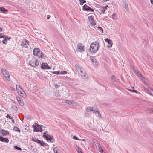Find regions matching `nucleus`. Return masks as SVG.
I'll return each mask as SVG.
<instances>
[{
	"instance_id": "obj_1",
	"label": "nucleus",
	"mask_w": 153,
	"mask_h": 153,
	"mask_svg": "<svg viewBox=\"0 0 153 153\" xmlns=\"http://www.w3.org/2000/svg\"><path fill=\"white\" fill-rule=\"evenodd\" d=\"M99 43L97 41L91 43L89 49L90 52L92 53L97 52L99 49Z\"/></svg>"
},
{
	"instance_id": "obj_2",
	"label": "nucleus",
	"mask_w": 153,
	"mask_h": 153,
	"mask_svg": "<svg viewBox=\"0 0 153 153\" xmlns=\"http://www.w3.org/2000/svg\"><path fill=\"white\" fill-rule=\"evenodd\" d=\"M29 64L31 66L36 67L39 65V62L36 58L33 57L29 61Z\"/></svg>"
},
{
	"instance_id": "obj_3",
	"label": "nucleus",
	"mask_w": 153,
	"mask_h": 153,
	"mask_svg": "<svg viewBox=\"0 0 153 153\" xmlns=\"http://www.w3.org/2000/svg\"><path fill=\"white\" fill-rule=\"evenodd\" d=\"M33 54L39 58H43L44 53L38 48H35L33 50Z\"/></svg>"
},
{
	"instance_id": "obj_4",
	"label": "nucleus",
	"mask_w": 153,
	"mask_h": 153,
	"mask_svg": "<svg viewBox=\"0 0 153 153\" xmlns=\"http://www.w3.org/2000/svg\"><path fill=\"white\" fill-rule=\"evenodd\" d=\"M31 140L32 141L36 142L38 144H39L42 146H48V144H47L46 143L40 140L35 137H32L31 138Z\"/></svg>"
},
{
	"instance_id": "obj_5",
	"label": "nucleus",
	"mask_w": 153,
	"mask_h": 153,
	"mask_svg": "<svg viewBox=\"0 0 153 153\" xmlns=\"http://www.w3.org/2000/svg\"><path fill=\"white\" fill-rule=\"evenodd\" d=\"M88 20L90 22V24L92 25L91 27L92 28L93 26L94 28H95L94 26L96 25V23L94 21L93 17V16H90L88 17Z\"/></svg>"
},
{
	"instance_id": "obj_6",
	"label": "nucleus",
	"mask_w": 153,
	"mask_h": 153,
	"mask_svg": "<svg viewBox=\"0 0 153 153\" xmlns=\"http://www.w3.org/2000/svg\"><path fill=\"white\" fill-rule=\"evenodd\" d=\"M41 68L42 69H51V67L48 66L46 63H42L41 65Z\"/></svg>"
},
{
	"instance_id": "obj_7",
	"label": "nucleus",
	"mask_w": 153,
	"mask_h": 153,
	"mask_svg": "<svg viewBox=\"0 0 153 153\" xmlns=\"http://www.w3.org/2000/svg\"><path fill=\"white\" fill-rule=\"evenodd\" d=\"M84 46L82 45V44H79L77 45V51H78L80 52H82L84 51Z\"/></svg>"
},
{
	"instance_id": "obj_8",
	"label": "nucleus",
	"mask_w": 153,
	"mask_h": 153,
	"mask_svg": "<svg viewBox=\"0 0 153 153\" xmlns=\"http://www.w3.org/2000/svg\"><path fill=\"white\" fill-rule=\"evenodd\" d=\"M80 74L82 77L85 80L87 81L88 80V75L85 71H83Z\"/></svg>"
},
{
	"instance_id": "obj_9",
	"label": "nucleus",
	"mask_w": 153,
	"mask_h": 153,
	"mask_svg": "<svg viewBox=\"0 0 153 153\" xmlns=\"http://www.w3.org/2000/svg\"><path fill=\"white\" fill-rule=\"evenodd\" d=\"M29 42L26 39H25L21 44V46L27 48H28V45H29Z\"/></svg>"
},
{
	"instance_id": "obj_10",
	"label": "nucleus",
	"mask_w": 153,
	"mask_h": 153,
	"mask_svg": "<svg viewBox=\"0 0 153 153\" xmlns=\"http://www.w3.org/2000/svg\"><path fill=\"white\" fill-rule=\"evenodd\" d=\"M64 102L65 103L69 105H71V104L76 105L77 103V102H75L74 101L71 100H65Z\"/></svg>"
},
{
	"instance_id": "obj_11",
	"label": "nucleus",
	"mask_w": 153,
	"mask_h": 153,
	"mask_svg": "<svg viewBox=\"0 0 153 153\" xmlns=\"http://www.w3.org/2000/svg\"><path fill=\"white\" fill-rule=\"evenodd\" d=\"M17 92L19 94H21V96L23 97H26V95L24 90L22 88H21V89H20Z\"/></svg>"
},
{
	"instance_id": "obj_12",
	"label": "nucleus",
	"mask_w": 153,
	"mask_h": 153,
	"mask_svg": "<svg viewBox=\"0 0 153 153\" xmlns=\"http://www.w3.org/2000/svg\"><path fill=\"white\" fill-rule=\"evenodd\" d=\"M36 125H37V126L36 125H33V126L34 129V131L35 132H41L42 131L39 130L40 129V126L39 125H38L37 123H36Z\"/></svg>"
},
{
	"instance_id": "obj_13",
	"label": "nucleus",
	"mask_w": 153,
	"mask_h": 153,
	"mask_svg": "<svg viewBox=\"0 0 153 153\" xmlns=\"http://www.w3.org/2000/svg\"><path fill=\"white\" fill-rule=\"evenodd\" d=\"M46 139L48 142L49 141L52 143L55 142V139L52 135L49 136V137H48V138H46Z\"/></svg>"
},
{
	"instance_id": "obj_14",
	"label": "nucleus",
	"mask_w": 153,
	"mask_h": 153,
	"mask_svg": "<svg viewBox=\"0 0 153 153\" xmlns=\"http://www.w3.org/2000/svg\"><path fill=\"white\" fill-rule=\"evenodd\" d=\"M0 141L4 142L7 143H8L9 141V139L8 138H4L2 136H0Z\"/></svg>"
},
{
	"instance_id": "obj_15",
	"label": "nucleus",
	"mask_w": 153,
	"mask_h": 153,
	"mask_svg": "<svg viewBox=\"0 0 153 153\" xmlns=\"http://www.w3.org/2000/svg\"><path fill=\"white\" fill-rule=\"evenodd\" d=\"M1 134L3 136H6L7 135H9V132L7 130L4 129H1L0 131Z\"/></svg>"
},
{
	"instance_id": "obj_16",
	"label": "nucleus",
	"mask_w": 153,
	"mask_h": 153,
	"mask_svg": "<svg viewBox=\"0 0 153 153\" xmlns=\"http://www.w3.org/2000/svg\"><path fill=\"white\" fill-rule=\"evenodd\" d=\"M75 68L77 72L80 74L82 73L83 71L82 70V68L80 67L78 65H75Z\"/></svg>"
},
{
	"instance_id": "obj_17",
	"label": "nucleus",
	"mask_w": 153,
	"mask_h": 153,
	"mask_svg": "<svg viewBox=\"0 0 153 153\" xmlns=\"http://www.w3.org/2000/svg\"><path fill=\"white\" fill-rule=\"evenodd\" d=\"M105 42H107L108 43V47L110 48L111 47H112L113 43L111 41L110 39L108 38L105 39Z\"/></svg>"
},
{
	"instance_id": "obj_18",
	"label": "nucleus",
	"mask_w": 153,
	"mask_h": 153,
	"mask_svg": "<svg viewBox=\"0 0 153 153\" xmlns=\"http://www.w3.org/2000/svg\"><path fill=\"white\" fill-rule=\"evenodd\" d=\"M17 100L19 102V104L21 106H23L24 105V103L22 100H21L20 99L19 97L17 98Z\"/></svg>"
},
{
	"instance_id": "obj_19",
	"label": "nucleus",
	"mask_w": 153,
	"mask_h": 153,
	"mask_svg": "<svg viewBox=\"0 0 153 153\" xmlns=\"http://www.w3.org/2000/svg\"><path fill=\"white\" fill-rule=\"evenodd\" d=\"M49 136L51 135L48 134V132L47 131H45L43 133V135L42 137L46 139L48 138V137H49Z\"/></svg>"
},
{
	"instance_id": "obj_20",
	"label": "nucleus",
	"mask_w": 153,
	"mask_h": 153,
	"mask_svg": "<svg viewBox=\"0 0 153 153\" xmlns=\"http://www.w3.org/2000/svg\"><path fill=\"white\" fill-rule=\"evenodd\" d=\"M75 147L78 153H82L81 149L78 146L76 145Z\"/></svg>"
},
{
	"instance_id": "obj_21",
	"label": "nucleus",
	"mask_w": 153,
	"mask_h": 153,
	"mask_svg": "<svg viewBox=\"0 0 153 153\" xmlns=\"http://www.w3.org/2000/svg\"><path fill=\"white\" fill-rule=\"evenodd\" d=\"M147 91L150 95L153 96V90L151 88H148L147 89Z\"/></svg>"
},
{
	"instance_id": "obj_22",
	"label": "nucleus",
	"mask_w": 153,
	"mask_h": 153,
	"mask_svg": "<svg viewBox=\"0 0 153 153\" xmlns=\"http://www.w3.org/2000/svg\"><path fill=\"white\" fill-rule=\"evenodd\" d=\"M123 7L127 11H128L129 8L128 6V4L126 2H124V3Z\"/></svg>"
},
{
	"instance_id": "obj_23",
	"label": "nucleus",
	"mask_w": 153,
	"mask_h": 153,
	"mask_svg": "<svg viewBox=\"0 0 153 153\" xmlns=\"http://www.w3.org/2000/svg\"><path fill=\"white\" fill-rule=\"evenodd\" d=\"M4 76L8 81H10V76L9 73L5 74Z\"/></svg>"
},
{
	"instance_id": "obj_24",
	"label": "nucleus",
	"mask_w": 153,
	"mask_h": 153,
	"mask_svg": "<svg viewBox=\"0 0 153 153\" xmlns=\"http://www.w3.org/2000/svg\"><path fill=\"white\" fill-rule=\"evenodd\" d=\"M1 72L3 76H4L5 74L8 73L7 70L4 69H2L1 70Z\"/></svg>"
},
{
	"instance_id": "obj_25",
	"label": "nucleus",
	"mask_w": 153,
	"mask_h": 153,
	"mask_svg": "<svg viewBox=\"0 0 153 153\" xmlns=\"http://www.w3.org/2000/svg\"><path fill=\"white\" fill-rule=\"evenodd\" d=\"M94 28L97 30H99L102 33H103V32L102 28L100 27H96L95 28V27Z\"/></svg>"
},
{
	"instance_id": "obj_26",
	"label": "nucleus",
	"mask_w": 153,
	"mask_h": 153,
	"mask_svg": "<svg viewBox=\"0 0 153 153\" xmlns=\"http://www.w3.org/2000/svg\"><path fill=\"white\" fill-rule=\"evenodd\" d=\"M94 109V107L88 108L86 109V111L87 112H89L91 111H93Z\"/></svg>"
},
{
	"instance_id": "obj_27",
	"label": "nucleus",
	"mask_w": 153,
	"mask_h": 153,
	"mask_svg": "<svg viewBox=\"0 0 153 153\" xmlns=\"http://www.w3.org/2000/svg\"><path fill=\"white\" fill-rule=\"evenodd\" d=\"M0 10L3 13H5L7 11V10L3 7H1L0 8Z\"/></svg>"
},
{
	"instance_id": "obj_28",
	"label": "nucleus",
	"mask_w": 153,
	"mask_h": 153,
	"mask_svg": "<svg viewBox=\"0 0 153 153\" xmlns=\"http://www.w3.org/2000/svg\"><path fill=\"white\" fill-rule=\"evenodd\" d=\"M83 10L87 11L89 7L86 4H85L83 6Z\"/></svg>"
},
{
	"instance_id": "obj_29",
	"label": "nucleus",
	"mask_w": 153,
	"mask_h": 153,
	"mask_svg": "<svg viewBox=\"0 0 153 153\" xmlns=\"http://www.w3.org/2000/svg\"><path fill=\"white\" fill-rule=\"evenodd\" d=\"M13 130L16 131H17L19 132H20V130L19 129V128L16 126H14L13 128Z\"/></svg>"
},
{
	"instance_id": "obj_30",
	"label": "nucleus",
	"mask_w": 153,
	"mask_h": 153,
	"mask_svg": "<svg viewBox=\"0 0 153 153\" xmlns=\"http://www.w3.org/2000/svg\"><path fill=\"white\" fill-rule=\"evenodd\" d=\"M91 59L92 62H94L95 63V65H97V61L96 59L94 58L93 57L91 58Z\"/></svg>"
},
{
	"instance_id": "obj_31",
	"label": "nucleus",
	"mask_w": 153,
	"mask_h": 153,
	"mask_svg": "<svg viewBox=\"0 0 153 153\" xmlns=\"http://www.w3.org/2000/svg\"><path fill=\"white\" fill-rule=\"evenodd\" d=\"M97 147L100 150V152L102 153H103V150L102 149V147L100 145V144H98Z\"/></svg>"
},
{
	"instance_id": "obj_32",
	"label": "nucleus",
	"mask_w": 153,
	"mask_h": 153,
	"mask_svg": "<svg viewBox=\"0 0 153 153\" xmlns=\"http://www.w3.org/2000/svg\"><path fill=\"white\" fill-rule=\"evenodd\" d=\"M16 89L17 91L19 90L22 88L19 85H16Z\"/></svg>"
},
{
	"instance_id": "obj_33",
	"label": "nucleus",
	"mask_w": 153,
	"mask_h": 153,
	"mask_svg": "<svg viewBox=\"0 0 153 153\" xmlns=\"http://www.w3.org/2000/svg\"><path fill=\"white\" fill-rule=\"evenodd\" d=\"M111 80L113 82H115L116 81V77L114 76L113 75L111 77Z\"/></svg>"
},
{
	"instance_id": "obj_34",
	"label": "nucleus",
	"mask_w": 153,
	"mask_h": 153,
	"mask_svg": "<svg viewBox=\"0 0 153 153\" xmlns=\"http://www.w3.org/2000/svg\"><path fill=\"white\" fill-rule=\"evenodd\" d=\"M14 148L15 149L18 150H22V149L21 148L16 146H15L14 147Z\"/></svg>"
},
{
	"instance_id": "obj_35",
	"label": "nucleus",
	"mask_w": 153,
	"mask_h": 153,
	"mask_svg": "<svg viewBox=\"0 0 153 153\" xmlns=\"http://www.w3.org/2000/svg\"><path fill=\"white\" fill-rule=\"evenodd\" d=\"M87 11H89L92 12H94V9L91 8L90 7H89V8H88V9Z\"/></svg>"
},
{
	"instance_id": "obj_36",
	"label": "nucleus",
	"mask_w": 153,
	"mask_h": 153,
	"mask_svg": "<svg viewBox=\"0 0 153 153\" xmlns=\"http://www.w3.org/2000/svg\"><path fill=\"white\" fill-rule=\"evenodd\" d=\"M67 74V72L65 71H61L60 72V74Z\"/></svg>"
},
{
	"instance_id": "obj_37",
	"label": "nucleus",
	"mask_w": 153,
	"mask_h": 153,
	"mask_svg": "<svg viewBox=\"0 0 153 153\" xmlns=\"http://www.w3.org/2000/svg\"><path fill=\"white\" fill-rule=\"evenodd\" d=\"M60 71H53V73L54 74H60Z\"/></svg>"
},
{
	"instance_id": "obj_38",
	"label": "nucleus",
	"mask_w": 153,
	"mask_h": 153,
	"mask_svg": "<svg viewBox=\"0 0 153 153\" xmlns=\"http://www.w3.org/2000/svg\"><path fill=\"white\" fill-rule=\"evenodd\" d=\"M80 2V4L81 5H83L84 3L86 2V1L85 0H83Z\"/></svg>"
},
{
	"instance_id": "obj_39",
	"label": "nucleus",
	"mask_w": 153,
	"mask_h": 153,
	"mask_svg": "<svg viewBox=\"0 0 153 153\" xmlns=\"http://www.w3.org/2000/svg\"><path fill=\"white\" fill-rule=\"evenodd\" d=\"M116 15L115 13H114L112 15V18L113 19H115L116 18Z\"/></svg>"
},
{
	"instance_id": "obj_40",
	"label": "nucleus",
	"mask_w": 153,
	"mask_h": 153,
	"mask_svg": "<svg viewBox=\"0 0 153 153\" xmlns=\"http://www.w3.org/2000/svg\"><path fill=\"white\" fill-rule=\"evenodd\" d=\"M6 117L7 118H9L10 119H12V117H11L9 115L7 114L6 116Z\"/></svg>"
},
{
	"instance_id": "obj_41",
	"label": "nucleus",
	"mask_w": 153,
	"mask_h": 153,
	"mask_svg": "<svg viewBox=\"0 0 153 153\" xmlns=\"http://www.w3.org/2000/svg\"><path fill=\"white\" fill-rule=\"evenodd\" d=\"M73 138L74 139H75L77 140H80L76 136H74L73 137Z\"/></svg>"
},
{
	"instance_id": "obj_42",
	"label": "nucleus",
	"mask_w": 153,
	"mask_h": 153,
	"mask_svg": "<svg viewBox=\"0 0 153 153\" xmlns=\"http://www.w3.org/2000/svg\"><path fill=\"white\" fill-rule=\"evenodd\" d=\"M2 42L3 43L5 44H6L7 43V41L4 39V40Z\"/></svg>"
},
{
	"instance_id": "obj_43",
	"label": "nucleus",
	"mask_w": 153,
	"mask_h": 153,
	"mask_svg": "<svg viewBox=\"0 0 153 153\" xmlns=\"http://www.w3.org/2000/svg\"><path fill=\"white\" fill-rule=\"evenodd\" d=\"M97 114L98 115V117H99L100 118H101L102 117L101 114H100V112L99 111H97Z\"/></svg>"
},
{
	"instance_id": "obj_44",
	"label": "nucleus",
	"mask_w": 153,
	"mask_h": 153,
	"mask_svg": "<svg viewBox=\"0 0 153 153\" xmlns=\"http://www.w3.org/2000/svg\"><path fill=\"white\" fill-rule=\"evenodd\" d=\"M8 36H4V39H5V40H6L7 41V39H8Z\"/></svg>"
},
{
	"instance_id": "obj_45",
	"label": "nucleus",
	"mask_w": 153,
	"mask_h": 153,
	"mask_svg": "<svg viewBox=\"0 0 153 153\" xmlns=\"http://www.w3.org/2000/svg\"><path fill=\"white\" fill-rule=\"evenodd\" d=\"M130 90L132 92H135L136 93H137V92H138L137 91L134 90V89H133V90Z\"/></svg>"
},
{
	"instance_id": "obj_46",
	"label": "nucleus",
	"mask_w": 153,
	"mask_h": 153,
	"mask_svg": "<svg viewBox=\"0 0 153 153\" xmlns=\"http://www.w3.org/2000/svg\"><path fill=\"white\" fill-rule=\"evenodd\" d=\"M108 6V5H106L105 6L103 7L102 8L104 9L105 10H106L107 9V7Z\"/></svg>"
},
{
	"instance_id": "obj_47",
	"label": "nucleus",
	"mask_w": 153,
	"mask_h": 153,
	"mask_svg": "<svg viewBox=\"0 0 153 153\" xmlns=\"http://www.w3.org/2000/svg\"><path fill=\"white\" fill-rule=\"evenodd\" d=\"M135 73L138 76H139V74H140L139 71L137 70H135Z\"/></svg>"
},
{
	"instance_id": "obj_48",
	"label": "nucleus",
	"mask_w": 153,
	"mask_h": 153,
	"mask_svg": "<svg viewBox=\"0 0 153 153\" xmlns=\"http://www.w3.org/2000/svg\"><path fill=\"white\" fill-rule=\"evenodd\" d=\"M53 151H54V152L55 153H58V152H57V150H56L55 149L56 148V147H53Z\"/></svg>"
},
{
	"instance_id": "obj_49",
	"label": "nucleus",
	"mask_w": 153,
	"mask_h": 153,
	"mask_svg": "<svg viewBox=\"0 0 153 153\" xmlns=\"http://www.w3.org/2000/svg\"><path fill=\"white\" fill-rule=\"evenodd\" d=\"M92 111H93L94 113L96 114L97 112V111H98L97 110H94L93 109V110Z\"/></svg>"
},
{
	"instance_id": "obj_50",
	"label": "nucleus",
	"mask_w": 153,
	"mask_h": 153,
	"mask_svg": "<svg viewBox=\"0 0 153 153\" xmlns=\"http://www.w3.org/2000/svg\"><path fill=\"white\" fill-rule=\"evenodd\" d=\"M4 37V35H2L1 33H0V38H3Z\"/></svg>"
},
{
	"instance_id": "obj_51",
	"label": "nucleus",
	"mask_w": 153,
	"mask_h": 153,
	"mask_svg": "<svg viewBox=\"0 0 153 153\" xmlns=\"http://www.w3.org/2000/svg\"><path fill=\"white\" fill-rule=\"evenodd\" d=\"M101 9H102L101 11H102V13H104L105 10H104V9H103L102 8H101Z\"/></svg>"
},
{
	"instance_id": "obj_52",
	"label": "nucleus",
	"mask_w": 153,
	"mask_h": 153,
	"mask_svg": "<svg viewBox=\"0 0 153 153\" xmlns=\"http://www.w3.org/2000/svg\"><path fill=\"white\" fill-rule=\"evenodd\" d=\"M150 112L151 113H153V108L150 109Z\"/></svg>"
},
{
	"instance_id": "obj_53",
	"label": "nucleus",
	"mask_w": 153,
	"mask_h": 153,
	"mask_svg": "<svg viewBox=\"0 0 153 153\" xmlns=\"http://www.w3.org/2000/svg\"><path fill=\"white\" fill-rule=\"evenodd\" d=\"M10 120H11V121H12V123H14V119H13V117H12V119H10Z\"/></svg>"
},
{
	"instance_id": "obj_54",
	"label": "nucleus",
	"mask_w": 153,
	"mask_h": 153,
	"mask_svg": "<svg viewBox=\"0 0 153 153\" xmlns=\"http://www.w3.org/2000/svg\"><path fill=\"white\" fill-rule=\"evenodd\" d=\"M139 76L140 77H141V78H142L143 77V75H142V74H140V73L139 74Z\"/></svg>"
},
{
	"instance_id": "obj_55",
	"label": "nucleus",
	"mask_w": 153,
	"mask_h": 153,
	"mask_svg": "<svg viewBox=\"0 0 153 153\" xmlns=\"http://www.w3.org/2000/svg\"><path fill=\"white\" fill-rule=\"evenodd\" d=\"M39 130H40L41 131H43V130L42 129V126H40V129H39Z\"/></svg>"
},
{
	"instance_id": "obj_56",
	"label": "nucleus",
	"mask_w": 153,
	"mask_h": 153,
	"mask_svg": "<svg viewBox=\"0 0 153 153\" xmlns=\"http://www.w3.org/2000/svg\"><path fill=\"white\" fill-rule=\"evenodd\" d=\"M55 87L56 88H58L59 87V85H55Z\"/></svg>"
},
{
	"instance_id": "obj_57",
	"label": "nucleus",
	"mask_w": 153,
	"mask_h": 153,
	"mask_svg": "<svg viewBox=\"0 0 153 153\" xmlns=\"http://www.w3.org/2000/svg\"><path fill=\"white\" fill-rule=\"evenodd\" d=\"M50 16L49 15H48L47 16V19H50Z\"/></svg>"
},
{
	"instance_id": "obj_58",
	"label": "nucleus",
	"mask_w": 153,
	"mask_h": 153,
	"mask_svg": "<svg viewBox=\"0 0 153 153\" xmlns=\"http://www.w3.org/2000/svg\"><path fill=\"white\" fill-rule=\"evenodd\" d=\"M150 1H151V3L153 5V0H150Z\"/></svg>"
},
{
	"instance_id": "obj_59",
	"label": "nucleus",
	"mask_w": 153,
	"mask_h": 153,
	"mask_svg": "<svg viewBox=\"0 0 153 153\" xmlns=\"http://www.w3.org/2000/svg\"><path fill=\"white\" fill-rule=\"evenodd\" d=\"M108 1H109V0H103V1L104 2H106Z\"/></svg>"
},
{
	"instance_id": "obj_60",
	"label": "nucleus",
	"mask_w": 153,
	"mask_h": 153,
	"mask_svg": "<svg viewBox=\"0 0 153 153\" xmlns=\"http://www.w3.org/2000/svg\"><path fill=\"white\" fill-rule=\"evenodd\" d=\"M2 31V29L0 27V32H1Z\"/></svg>"
},
{
	"instance_id": "obj_61",
	"label": "nucleus",
	"mask_w": 153,
	"mask_h": 153,
	"mask_svg": "<svg viewBox=\"0 0 153 153\" xmlns=\"http://www.w3.org/2000/svg\"><path fill=\"white\" fill-rule=\"evenodd\" d=\"M10 38H9V39H8V40H10Z\"/></svg>"
},
{
	"instance_id": "obj_62",
	"label": "nucleus",
	"mask_w": 153,
	"mask_h": 153,
	"mask_svg": "<svg viewBox=\"0 0 153 153\" xmlns=\"http://www.w3.org/2000/svg\"><path fill=\"white\" fill-rule=\"evenodd\" d=\"M85 140V139H83V140H83V141H84V140Z\"/></svg>"
}]
</instances>
